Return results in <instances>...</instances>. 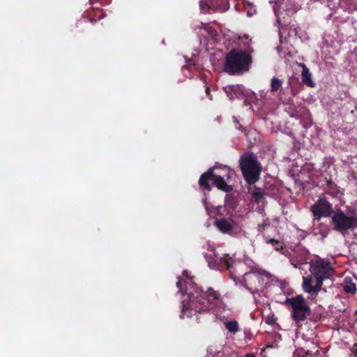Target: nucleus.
I'll return each instance as SVG.
<instances>
[{"instance_id":"nucleus-1","label":"nucleus","mask_w":357,"mask_h":357,"mask_svg":"<svg viewBox=\"0 0 357 357\" xmlns=\"http://www.w3.org/2000/svg\"><path fill=\"white\" fill-rule=\"evenodd\" d=\"M183 277L187 279V281L185 282L186 298L182 301L181 319L191 317L197 312H205L220 305L221 298L217 291L209 288L206 292H202L192 282L187 271H183Z\"/></svg>"},{"instance_id":"nucleus-2","label":"nucleus","mask_w":357,"mask_h":357,"mask_svg":"<svg viewBox=\"0 0 357 357\" xmlns=\"http://www.w3.org/2000/svg\"><path fill=\"white\" fill-rule=\"evenodd\" d=\"M205 257L211 268L220 271L225 268L227 269L229 272L230 278L234 281L237 282H241L243 280L245 282V287H247L246 278L245 277L251 278L252 273L254 271L252 266V261H236L227 254L220 255L213 251L206 255Z\"/></svg>"},{"instance_id":"nucleus-3","label":"nucleus","mask_w":357,"mask_h":357,"mask_svg":"<svg viewBox=\"0 0 357 357\" xmlns=\"http://www.w3.org/2000/svg\"><path fill=\"white\" fill-rule=\"evenodd\" d=\"M251 62L248 51L232 50L227 54L224 69L229 74L240 73L247 71Z\"/></svg>"},{"instance_id":"nucleus-4","label":"nucleus","mask_w":357,"mask_h":357,"mask_svg":"<svg viewBox=\"0 0 357 357\" xmlns=\"http://www.w3.org/2000/svg\"><path fill=\"white\" fill-rule=\"evenodd\" d=\"M284 303L291 306V317L297 322L304 321L310 314V308L301 295L287 298Z\"/></svg>"},{"instance_id":"nucleus-5","label":"nucleus","mask_w":357,"mask_h":357,"mask_svg":"<svg viewBox=\"0 0 357 357\" xmlns=\"http://www.w3.org/2000/svg\"><path fill=\"white\" fill-rule=\"evenodd\" d=\"M241 169L248 183L252 184L257 181L260 174V167L252 155H246L241 160Z\"/></svg>"},{"instance_id":"nucleus-6","label":"nucleus","mask_w":357,"mask_h":357,"mask_svg":"<svg viewBox=\"0 0 357 357\" xmlns=\"http://www.w3.org/2000/svg\"><path fill=\"white\" fill-rule=\"evenodd\" d=\"M215 171V167H212L200 176L199 181L200 186L204 189L210 190L211 187L207 181L213 178L214 184L218 189L225 192L231 191L232 188L230 185H228L225 183L224 176L218 174Z\"/></svg>"},{"instance_id":"nucleus-7","label":"nucleus","mask_w":357,"mask_h":357,"mask_svg":"<svg viewBox=\"0 0 357 357\" xmlns=\"http://www.w3.org/2000/svg\"><path fill=\"white\" fill-rule=\"evenodd\" d=\"M309 264L310 273L317 275L324 281L330 278L333 273L331 263L324 259H312Z\"/></svg>"},{"instance_id":"nucleus-8","label":"nucleus","mask_w":357,"mask_h":357,"mask_svg":"<svg viewBox=\"0 0 357 357\" xmlns=\"http://www.w3.org/2000/svg\"><path fill=\"white\" fill-rule=\"evenodd\" d=\"M298 9L293 0H280L274 7L275 15L278 24L282 26L287 23L284 13L288 16L295 13Z\"/></svg>"},{"instance_id":"nucleus-9","label":"nucleus","mask_w":357,"mask_h":357,"mask_svg":"<svg viewBox=\"0 0 357 357\" xmlns=\"http://www.w3.org/2000/svg\"><path fill=\"white\" fill-rule=\"evenodd\" d=\"M332 225L339 231L352 229L357 226V219L347 215L341 211H336L332 215Z\"/></svg>"},{"instance_id":"nucleus-10","label":"nucleus","mask_w":357,"mask_h":357,"mask_svg":"<svg viewBox=\"0 0 357 357\" xmlns=\"http://www.w3.org/2000/svg\"><path fill=\"white\" fill-rule=\"evenodd\" d=\"M314 215L313 226L319 225L321 218L327 217L331 214L332 206L325 199H319L311 208Z\"/></svg>"},{"instance_id":"nucleus-11","label":"nucleus","mask_w":357,"mask_h":357,"mask_svg":"<svg viewBox=\"0 0 357 357\" xmlns=\"http://www.w3.org/2000/svg\"><path fill=\"white\" fill-rule=\"evenodd\" d=\"M323 282L321 278L310 273L307 276H303L302 287L307 294H317L322 289Z\"/></svg>"},{"instance_id":"nucleus-12","label":"nucleus","mask_w":357,"mask_h":357,"mask_svg":"<svg viewBox=\"0 0 357 357\" xmlns=\"http://www.w3.org/2000/svg\"><path fill=\"white\" fill-rule=\"evenodd\" d=\"M214 225L222 233L229 235H236L240 231L239 224L231 218L218 219Z\"/></svg>"},{"instance_id":"nucleus-13","label":"nucleus","mask_w":357,"mask_h":357,"mask_svg":"<svg viewBox=\"0 0 357 357\" xmlns=\"http://www.w3.org/2000/svg\"><path fill=\"white\" fill-rule=\"evenodd\" d=\"M271 275L262 270L254 271L252 273L250 279L257 280L261 287H266Z\"/></svg>"},{"instance_id":"nucleus-14","label":"nucleus","mask_w":357,"mask_h":357,"mask_svg":"<svg viewBox=\"0 0 357 357\" xmlns=\"http://www.w3.org/2000/svg\"><path fill=\"white\" fill-rule=\"evenodd\" d=\"M224 90L231 99L238 98L243 94V88L241 85L227 86L224 87Z\"/></svg>"},{"instance_id":"nucleus-15","label":"nucleus","mask_w":357,"mask_h":357,"mask_svg":"<svg viewBox=\"0 0 357 357\" xmlns=\"http://www.w3.org/2000/svg\"><path fill=\"white\" fill-rule=\"evenodd\" d=\"M290 263L296 268H301V265L305 264L307 260L306 252H304L301 256H295L290 258Z\"/></svg>"},{"instance_id":"nucleus-16","label":"nucleus","mask_w":357,"mask_h":357,"mask_svg":"<svg viewBox=\"0 0 357 357\" xmlns=\"http://www.w3.org/2000/svg\"><path fill=\"white\" fill-rule=\"evenodd\" d=\"M301 66L303 68L301 74L303 82L308 86H314V83L312 79V74L310 73L309 69L304 64H301Z\"/></svg>"},{"instance_id":"nucleus-17","label":"nucleus","mask_w":357,"mask_h":357,"mask_svg":"<svg viewBox=\"0 0 357 357\" xmlns=\"http://www.w3.org/2000/svg\"><path fill=\"white\" fill-rule=\"evenodd\" d=\"M249 192L252 196V200L257 203H261L264 201V194L262 190L256 187H253L249 190Z\"/></svg>"},{"instance_id":"nucleus-18","label":"nucleus","mask_w":357,"mask_h":357,"mask_svg":"<svg viewBox=\"0 0 357 357\" xmlns=\"http://www.w3.org/2000/svg\"><path fill=\"white\" fill-rule=\"evenodd\" d=\"M344 289L346 292L354 294L356 291V284L351 282L349 278L344 279Z\"/></svg>"},{"instance_id":"nucleus-19","label":"nucleus","mask_w":357,"mask_h":357,"mask_svg":"<svg viewBox=\"0 0 357 357\" xmlns=\"http://www.w3.org/2000/svg\"><path fill=\"white\" fill-rule=\"evenodd\" d=\"M225 328L232 333L239 331L238 322L235 320H230L225 323Z\"/></svg>"},{"instance_id":"nucleus-20","label":"nucleus","mask_w":357,"mask_h":357,"mask_svg":"<svg viewBox=\"0 0 357 357\" xmlns=\"http://www.w3.org/2000/svg\"><path fill=\"white\" fill-rule=\"evenodd\" d=\"M282 80L277 77H273L271 81V91L278 92L282 87Z\"/></svg>"},{"instance_id":"nucleus-21","label":"nucleus","mask_w":357,"mask_h":357,"mask_svg":"<svg viewBox=\"0 0 357 357\" xmlns=\"http://www.w3.org/2000/svg\"><path fill=\"white\" fill-rule=\"evenodd\" d=\"M198 27L204 29L212 38H215L218 35L217 31L208 24L201 22Z\"/></svg>"},{"instance_id":"nucleus-22","label":"nucleus","mask_w":357,"mask_h":357,"mask_svg":"<svg viewBox=\"0 0 357 357\" xmlns=\"http://www.w3.org/2000/svg\"><path fill=\"white\" fill-rule=\"evenodd\" d=\"M265 240L267 243L271 244L275 248V250H280L283 249V243H281L278 241H275L273 238H266Z\"/></svg>"},{"instance_id":"nucleus-23","label":"nucleus","mask_w":357,"mask_h":357,"mask_svg":"<svg viewBox=\"0 0 357 357\" xmlns=\"http://www.w3.org/2000/svg\"><path fill=\"white\" fill-rule=\"evenodd\" d=\"M221 170L222 172H225V177H227V179L228 181L230 180L232 178V176H234V174L233 171H231L230 169H229L226 166H224V167H221Z\"/></svg>"},{"instance_id":"nucleus-24","label":"nucleus","mask_w":357,"mask_h":357,"mask_svg":"<svg viewBox=\"0 0 357 357\" xmlns=\"http://www.w3.org/2000/svg\"><path fill=\"white\" fill-rule=\"evenodd\" d=\"M206 357H227L222 351L208 352Z\"/></svg>"},{"instance_id":"nucleus-25","label":"nucleus","mask_w":357,"mask_h":357,"mask_svg":"<svg viewBox=\"0 0 357 357\" xmlns=\"http://www.w3.org/2000/svg\"><path fill=\"white\" fill-rule=\"evenodd\" d=\"M210 9V7L206 3H204L203 1H200V10L202 13H208Z\"/></svg>"},{"instance_id":"nucleus-26","label":"nucleus","mask_w":357,"mask_h":357,"mask_svg":"<svg viewBox=\"0 0 357 357\" xmlns=\"http://www.w3.org/2000/svg\"><path fill=\"white\" fill-rule=\"evenodd\" d=\"M183 279H181L180 277H178V280L176 282V286L179 289V291H182V282Z\"/></svg>"},{"instance_id":"nucleus-27","label":"nucleus","mask_w":357,"mask_h":357,"mask_svg":"<svg viewBox=\"0 0 357 357\" xmlns=\"http://www.w3.org/2000/svg\"><path fill=\"white\" fill-rule=\"evenodd\" d=\"M256 13V10L255 8H251L250 10L247 11V16L251 17Z\"/></svg>"},{"instance_id":"nucleus-28","label":"nucleus","mask_w":357,"mask_h":357,"mask_svg":"<svg viewBox=\"0 0 357 357\" xmlns=\"http://www.w3.org/2000/svg\"><path fill=\"white\" fill-rule=\"evenodd\" d=\"M215 172H216L218 174H220V175L223 176H224V178L225 177V172H222V171L221 170V167H220V168H216V167H215Z\"/></svg>"},{"instance_id":"nucleus-29","label":"nucleus","mask_w":357,"mask_h":357,"mask_svg":"<svg viewBox=\"0 0 357 357\" xmlns=\"http://www.w3.org/2000/svg\"><path fill=\"white\" fill-rule=\"evenodd\" d=\"M192 65H194V63H192L191 61H190L189 64H188V67H183V69H182L183 73H185V71H188L189 70V67L191 66Z\"/></svg>"},{"instance_id":"nucleus-30","label":"nucleus","mask_w":357,"mask_h":357,"mask_svg":"<svg viewBox=\"0 0 357 357\" xmlns=\"http://www.w3.org/2000/svg\"><path fill=\"white\" fill-rule=\"evenodd\" d=\"M224 208L222 207V206H218L216 208V210H217V213L219 214V215H222L223 213L222 212V210H223Z\"/></svg>"},{"instance_id":"nucleus-31","label":"nucleus","mask_w":357,"mask_h":357,"mask_svg":"<svg viewBox=\"0 0 357 357\" xmlns=\"http://www.w3.org/2000/svg\"><path fill=\"white\" fill-rule=\"evenodd\" d=\"M204 204H205V207H206V209L208 212V213L211 215H212V211H211V209L209 208V207L206 205V202H204Z\"/></svg>"},{"instance_id":"nucleus-32","label":"nucleus","mask_w":357,"mask_h":357,"mask_svg":"<svg viewBox=\"0 0 357 357\" xmlns=\"http://www.w3.org/2000/svg\"><path fill=\"white\" fill-rule=\"evenodd\" d=\"M252 294H253V296H254V298H255V301H257V296H256V294H257V291H252Z\"/></svg>"},{"instance_id":"nucleus-33","label":"nucleus","mask_w":357,"mask_h":357,"mask_svg":"<svg viewBox=\"0 0 357 357\" xmlns=\"http://www.w3.org/2000/svg\"><path fill=\"white\" fill-rule=\"evenodd\" d=\"M209 90H210L209 87H208V86H206V94H207V95H208V96H209Z\"/></svg>"},{"instance_id":"nucleus-34","label":"nucleus","mask_w":357,"mask_h":357,"mask_svg":"<svg viewBox=\"0 0 357 357\" xmlns=\"http://www.w3.org/2000/svg\"><path fill=\"white\" fill-rule=\"evenodd\" d=\"M245 357H255L252 354H248Z\"/></svg>"},{"instance_id":"nucleus-35","label":"nucleus","mask_w":357,"mask_h":357,"mask_svg":"<svg viewBox=\"0 0 357 357\" xmlns=\"http://www.w3.org/2000/svg\"><path fill=\"white\" fill-rule=\"evenodd\" d=\"M263 227H264L263 225H259V230L260 231H262V228H263Z\"/></svg>"},{"instance_id":"nucleus-36","label":"nucleus","mask_w":357,"mask_h":357,"mask_svg":"<svg viewBox=\"0 0 357 357\" xmlns=\"http://www.w3.org/2000/svg\"><path fill=\"white\" fill-rule=\"evenodd\" d=\"M279 34H280V36H281V35H282V31H281V30H280V31H279Z\"/></svg>"},{"instance_id":"nucleus-37","label":"nucleus","mask_w":357,"mask_h":357,"mask_svg":"<svg viewBox=\"0 0 357 357\" xmlns=\"http://www.w3.org/2000/svg\"><path fill=\"white\" fill-rule=\"evenodd\" d=\"M356 356L357 357V348L356 349Z\"/></svg>"},{"instance_id":"nucleus-38","label":"nucleus","mask_w":357,"mask_h":357,"mask_svg":"<svg viewBox=\"0 0 357 357\" xmlns=\"http://www.w3.org/2000/svg\"><path fill=\"white\" fill-rule=\"evenodd\" d=\"M100 3H102V0H100Z\"/></svg>"}]
</instances>
